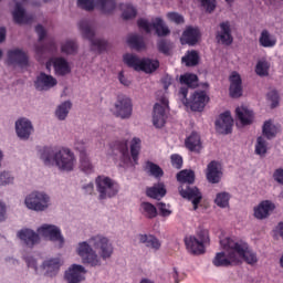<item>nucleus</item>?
<instances>
[{
	"instance_id": "nucleus-11",
	"label": "nucleus",
	"mask_w": 283,
	"mask_h": 283,
	"mask_svg": "<svg viewBox=\"0 0 283 283\" xmlns=\"http://www.w3.org/2000/svg\"><path fill=\"white\" fill-rule=\"evenodd\" d=\"M169 111V99L161 97L160 103H156L153 111V124L157 129L165 127L167 123V112Z\"/></svg>"
},
{
	"instance_id": "nucleus-31",
	"label": "nucleus",
	"mask_w": 283,
	"mask_h": 283,
	"mask_svg": "<svg viewBox=\"0 0 283 283\" xmlns=\"http://www.w3.org/2000/svg\"><path fill=\"white\" fill-rule=\"evenodd\" d=\"M138 240L140 244H145V247H147L148 249H153L154 251H160V247H163L160 240H158V238L153 234H139Z\"/></svg>"
},
{
	"instance_id": "nucleus-23",
	"label": "nucleus",
	"mask_w": 283,
	"mask_h": 283,
	"mask_svg": "<svg viewBox=\"0 0 283 283\" xmlns=\"http://www.w3.org/2000/svg\"><path fill=\"white\" fill-rule=\"evenodd\" d=\"M33 129L32 122L27 118H20L15 122V132L22 140H28Z\"/></svg>"
},
{
	"instance_id": "nucleus-22",
	"label": "nucleus",
	"mask_w": 283,
	"mask_h": 283,
	"mask_svg": "<svg viewBox=\"0 0 283 283\" xmlns=\"http://www.w3.org/2000/svg\"><path fill=\"white\" fill-rule=\"evenodd\" d=\"M181 45H196L200 41V29L187 27L180 38Z\"/></svg>"
},
{
	"instance_id": "nucleus-4",
	"label": "nucleus",
	"mask_w": 283,
	"mask_h": 283,
	"mask_svg": "<svg viewBox=\"0 0 283 283\" xmlns=\"http://www.w3.org/2000/svg\"><path fill=\"white\" fill-rule=\"evenodd\" d=\"M177 180L180 184V196L192 202L193 210L196 211L198 205L202 202V192H200L198 187L193 186L196 182V172L193 170L184 169L177 174Z\"/></svg>"
},
{
	"instance_id": "nucleus-51",
	"label": "nucleus",
	"mask_w": 283,
	"mask_h": 283,
	"mask_svg": "<svg viewBox=\"0 0 283 283\" xmlns=\"http://www.w3.org/2000/svg\"><path fill=\"white\" fill-rule=\"evenodd\" d=\"M61 50L63 54H76V50H78V45L75 41L69 40L64 44H62Z\"/></svg>"
},
{
	"instance_id": "nucleus-33",
	"label": "nucleus",
	"mask_w": 283,
	"mask_h": 283,
	"mask_svg": "<svg viewBox=\"0 0 283 283\" xmlns=\"http://www.w3.org/2000/svg\"><path fill=\"white\" fill-rule=\"evenodd\" d=\"M237 118L240 120L241 125H251L253 123V111H249V108L241 106L235 109Z\"/></svg>"
},
{
	"instance_id": "nucleus-49",
	"label": "nucleus",
	"mask_w": 283,
	"mask_h": 283,
	"mask_svg": "<svg viewBox=\"0 0 283 283\" xmlns=\"http://www.w3.org/2000/svg\"><path fill=\"white\" fill-rule=\"evenodd\" d=\"M230 199H231V195H229V192H219L214 199V203L217 207L224 209L229 207Z\"/></svg>"
},
{
	"instance_id": "nucleus-29",
	"label": "nucleus",
	"mask_w": 283,
	"mask_h": 283,
	"mask_svg": "<svg viewBox=\"0 0 283 283\" xmlns=\"http://www.w3.org/2000/svg\"><path fill=\"white\" fill-rule=\"evenodd\" d=\"M147 198H153V200H161L167 196V188H165V184L157 182L153 187L146 188Z\"/></svg>"
},
{
	"instance_id": "nucleus-44",
	"label": "nucleus",
	"mask_w": 283,
	"mask_h": 283,
	"mask_svg": "<svg viewBox=\"0 0 283 283\" xmlns=\"http://www.w3.org/2000/svg\"><path fill=\"white\" fill-rule=\"evenodd\" d=\"M80 169L84 174H94V165H92V161H90L87 154L82 153L80 155Z\"/></svg>"
},
{
	"instance_id": "nucleus-48",
	"label": "nucleus",
	"mask_w": 283,
	"mask_h": 283,
	"mask_svg": "<svg viewBox=\"0 0 283 283\" xmlns=\"http://www.w3.org/2000/svg\"><path fill=\"white\" fill-rule=\"evenodd\" d=\"M120 8L123 10L122 17L124 21H129V19H136V14H138V12L136 11V8H134V6L122 4Z\"/></svg>"
},
{
	"instance_id": "nucleus-50",
	"label": "nucleus",
	"mask_w": 283,
	"mask_h": 283,
	"mask_svg": "<svg viewBox=\"0 0 283 283\" xmlns=\"http://www.w3.org/2000/svg\"><path fill=\"white\" fill-rule=\"evenodd\" d=\"M146 169H148L150 176H154V178H163L165 176L163 168L151 161L146 163Z\"/></svg>"
},
{
	"instance_id": "nucleus-39",
	"label": "nucleus",
	"mask_w": 283,
	"mask_h": 283,
	"mask_svg": "<svg viewBox=\"0 0 283 283\" xmlns=\"http://www.w3.org/2000/svg\"><path fill=\"white\" fill-rule=\"evenodd\" d=\"M181 61L187 67H196V65L200 63V55L196 50L187 51L185 56H182Z\"/></svg>"
},
{
	"instance_id": "nucleus-56",
	"label": "nucleus",
	"mask_w": 283,
	"mask_h": 283,
	"mask_svg": "<svg viewBox=\"0 0 283 283\" xmlns=\"http://www.w3.org/2000/svg\"><path fill=\"white\" fill-rule=\"evenodd\" d=\"M170 160L175 169H182V156L174 154L170 156Z\"/></svg>"
},
{
	"instance_id": "nucleus-1",
	"label": "nucleus",
	"mask_w": 283,
	"mask_h": 283,
	"mask_svg": "<svg viewBox=\"0 0 283 283\" xmlns=\"http://www.w3.org/2000/svg\"><path fill=\"white\" fill-rule=\"evenodd\" d=\"M96 251H99L102 260H109L114 253V247L109 243V239L101 234L92 237L88 243L87 241L78 243L77 254L82 259L83 264L101 266V258H98Z\"/></svg>"
},
{
	"instance_id": "nucleus-28",
	"label": "nucleus",
	"mask_w": 283,
	"mask_h": 283,
	"mask_svg": "<svg viewBox=\"0 0 283 283\" xmlns=\"http://www.w3.org/2000/svg\"><path fill=\"white\" fill-rule=\"evenodd\" d=\"M275 209V205L270 200L262 201L256 208H254V217L258 220H264L271 216V211Z\"/></svg>"
},
{
	"instance_id": "nucleus-14",
	"label": "nucleus",
	"mask_w": 283,
	"mask_h": 283,
	"mask_svg": "<svg viewBox=\"0 0 283 283\" xmlns=\"http://www.w3.org/2000/svg\"><path fill=\"white\" fill-rule=\"evenodd\" d=\"M132 99L125 95H119L115 103V115L119 118H129L133 112Z\"/></svg>"
},
{
	"instance_id": "nucleus-45",
	"label": "nucleus",
	"mask_w": 283,
	"mask_h": 283,
	"mask_svg": "<svg viewBox=\"0 0 283 283\" xmlns=\"http://www.w3.org/2000/svg\"><path fill=\"white\" fill-rule=\"evenodd\" d=\"M181 85H187V87L196 88L198 87V75L193 73H186L180 76Z\"/></svg>"
},
{
	"instance_id": "nucleus-38",
	"label": "nucleus",
	"mask_w": 283,
	"mask_h": 283,
	"mask_svg": "<svg viewBox=\"0 0 283 283\" xmlns=\"http://www.w3.org/2000/svg\"><path fill=\"white\" fill-rule=\"evenodd\" d=\"M127 44L129 45V48H132V50L137 51L145 50L146 48L143 36L134 33L128 34Z\"/></svg>"
},
{
	"instance_id": "nucleus-37",
	"label": "nucleus",
	"mask_w": 283,
	"mask_h": 283,
	"mask_svg": "<svg viewBox=\"0 0 283 283\" xmlns=\"http://www.w3.org/2000/svg\"><path fill=\"white\" fill-rule=\"evenodd\" d=\"M140 210L145 218L148 220H154L158 217V209L151 202L144 201L140 203Z\"/></svg>"
},
{
	"instance_id": "nucleus-26",
	"label": "nucleus",
	"mask_w": 283,
	"mask_h": 283,
	"mask_svg": "<svg viewBox=\"0 0 283 283\" xmlns=\"http://www.w3.org/2000/svg\"><path fill=\"white\" fill-rule=\"evenodd\" d=\"M13 21L14 23H18V25L29 24L34 21L33 14H27L25 9H23V6L20 4V2L15 3V9L13 11Z\"/></svg>"
},
{
	"instance_id": "nucleus-24",
	"label": "nucleus",
	"mask_w": 283,
	"mask_h": 283,
	"mask_svg": "<svg viewBox=\"0 0 283 283\" xmlns=\"http://www.w3.org/2000/svg\"><path fill=\"white\" fill-rule=\"evenodd\" d=\"M230 96L231 98H240L242 96V77L238 72H232L230 77Z\"/></svg>"
},
{
	"instance_id": "nucleus-63",
	"label": "nucleus",
	"mask_w": 283,
	"mask_h": 283,
	"mask_svg": "<svg viewBox=\"0 0 283 283\" xmlns=\"http://www.w3.org/2000/svg\"><path fill=\"white\" fill-rule=\"evenodd\" d=\"M24 262H27V265L29 269H34V271L38 270L36 268V260L32 256H25Z\"/></svg>"
},
{
	"instance_id": "nucleus-40",
	"label": "nucleus",
	"mask_w": 283,
	"mask_h": 283,
	"mask_svg": "<svg viewBox=\"0 0 283 283\" xmlns=\"http://www.w3.org/2000/svg\"><path fill=\"white\" fill-rule=\"evenodd\" d=\"M259 43L261 48H275L277 40L271 35L269 30H263L259 38Z\"/></svg>"
},
{
	"instance_id": "nucleus-59",
	"label": "nucleus",
	"mask_w": 283,
	"mask_h": 283,
	"mask_svg": "<svg viewBox=\"0 0 283 283\" xmlns=\"http://www.w3.org/2000/svg\"><path fill=\"white\" fill-rule=\"evenodd\" d=\"M35 32L39 35V42L41 43V41H43V39H45V36L48 35V32L45 31V28H43V25L38 24L35 27Z\"/></svg>"
},
{
	"instance_id": "nucleus-57",
	"label": "nucleus",
	"mask_w": 283,
	"mask_h": 283,
	"mask_svg": "<svg viewBox=\"0 0 283 283\" xmlns=\"http://www.w3.org/2000/svg\"><path fill=\"white\" fill-rule=\"evenodd\" d=\"M14 178L10 176V172H0V186L11 185Z\"/></svg>"
},
{
	"instance_id": "nucleus-5",
	"label": "nucleus",
	"mask_w": 283,
	"mask_h": 283,
	"mask_svg": "<svg viewBox=\"0 0 283 283\" xmlns=\"http://www.w3.org/2000/svg\"><path fill=\"white\" fill-rule=\"evenodd\" d=\"M231 243H234V240L231 238H224L220 240V245L226 252H218L212 260V264L214 266H235L240 264V259L235 254V249L231 245Z\"/></svg>"
},
{
	"instance_id": "nucleus-9",
	"label": "nucleus",
	"mask_w": 283,
	"mask_h": 283,
	"mask_svg": "<svg viewBox=\"0 0 283 283\" xmlns=\"http://www.w3.org/2000/svg\"><path fill=\"white\" fill-rule=\"evenodd\" d=\"M96 186L99 193V200L114 198V196L118 193V184L114 182L109 177L98 176L96 178Z\"/></svg>"
},
{
	"instance_id": "nucleus-62",
	"label": "nucleus",
	"mask_w": 283,
	"mask_h": 283,
	"mask_svg": "<svg viewBox=\"0 0 283 283\" xmlns=\"http://www.w3.org/2000/svg\"><path fill=\"white\" fill-rule=\"evenodd\" d=\"M199 242L202 244L209 242V232L207 230H201L198 232Z\"/></svg>"
},
{
	"instance_id": "nucleus-41",
	"label": "nucleus",
	"mask_w": 283,
	"mask_h": 283,
	"mask_svg": "<svg viewBox=\"0 0 283 283\" xmlns=\"http://www.w3.org/2000/svg\"><path fill=\"white\" fill-rule=\"evenodd\" d=\"M280 132V128L275 126L271 120H266L263 124L262 134L268 138V140H272V138H275L277 136V133Z\"/></svg>"
},
{
	"instance_id": "nucleus-18",
	"label": "nucleus",
	"mask_w": 283,
	"mask_h": 283,
	"mask_svg": "<svg viewBox=\"0 0 283 283\" xmlns=\"http://www.w3.org/2000/svg\"><path fill=\"white\" fill-rule=\"evenodd\" d=\"M206 178L211 185H218L222 180V166L220 163L212 160L208 164Z\"/></svg>"
},
{
	"instance_id": "nucleus-12",
	"label": "nucleus",
	"mask_w": 283,
	"mask_h": 283,
	"mask_svg": "<svg viewBox=\"0 0 283 283\" xmlns=\"http://www.w3.org/2000/svg\"><path fill=\"white\" fill-rule=\"evenodd\" d=\"M137 25L140 30H145L147 34L151 32V28L156 31L157 36H167L168 34H171V31L165 25V21L160 18H156L153 24L145 19H139Z\"/></svg>"
},
{
	"instance_id": "nucleus-64",
	"label": "nucleus",
	"mask_w": 283,
	"mask_h": 283,
	"mask_svg": "<svg viewBox=\"0 0 283 283\" xmlns=\"http://www.w3.org/2000/svg\"><path fill=\"white\" fill-rule=\"evenodd\" d=\"M179 94L180 96H182L185 105H187V103H189V98H187V94H189V88L185 86L181 87Z\"/></svg>"
},
{
	"instance_id": "nucleus-55",
	"label": "nucleus",
	"mask_w": 283,
	"mask_h": 283,
	"mask_svg": "<svg viewBox=\"0 0 283 283\" xmlns=\"http://www.w3.org/2000/svg\"><path fill=\"white\" fill-rule=\"evenodd\" d=\"M167 19H169L172 23L180 25V23H185V17L178 12H168Z\"/></svg>"
},
{
	"instance_id": "nucleus-19",
	"label": "nucleus",
	"mask_w": 283,
	"mask_h": 283,
	"mask_svg": "<svg viewBox=\"0 0 283 283\" xmlns=\"http://www.w3.org/2000/svg\"><path fill=\"white\" fill-rule=\"evenodd\" d=\"M57 83L59 82L56 78H54V76L41 72L34 81V87L38 90V92H48V90L55 87Z\"/></svg>"
},
{
	"instance_id": "nucleus-15",
	"label": "nucleus",
	"mask_w": 283,
	"mask_h": 283,
	"mask_svg": "<svg viewBox=\"0 0 283 283\" xmlns=\"http://www.w3.org/2000/svg\"><path fill=\"white\" fill-rule=\"evenodd\" d=\"M216 130L218 134H231L233 132V117H231V112L226 111L219 115V118L214 123Z\"/></svg>"
},
{
	"instance_id": "nucleus-43",
	"label": "nucleus",
	"mask_w": 283,
	"mask_h": 283,
	"mask_svg": "<svg viewBox=\"0 0 283 283\" xmlns=\"http://www.w3.org/2000/svg\"><path fill=\"white\" fill-rule=\"evenodd\" d=\"M71 109H72V102L70 101L63 102L55 111L56 118H59V120H65Z\"/></svg>"
},
{
	"instance_id": "nucleus-10",
	"label": "nucleus",
	"mask_w": 283,
	"mask_h": 283,
	"mask_svg": "<svg viewBox=\"0 0 283 283\" xmlns=\"http://www.w3.org/2000/svg\"><path fill=\"white\" fill-rule=\"evenodd\" d=\"M24 202L28 209L32 211H45L50 207V196L34 191L25 198Z\"/></svg>"
},
{
	"instance_id": "nucleus-46",
	"label": "nucleus",
	"mask_w": 283,
	"mask_h": 283,
	"mask_svg": "<svg viewBox=\"0 0 283 283\" xmlns=\"http://www.w3.org/2000/svg\"><path fill=\"white\" fill-rule=\"evenodd\" d=\"M254 151L256 156H266V151H269V143H266V139H264V137L260 136L256 138Z\"/></svg>"
},
{
	"instance_id": "nucleus-61",
	"label": "nucleus",
	"mask_w": 283,
	"mask_h": 283,
	"mask_svg": "<svg viewBox=\"0 0 283 283\" xmlns=\"http://www.w3.org/2000/svg\"><path fill=\"white\" fill-rule=\"evenodd\" d=\"M273 179L275 182H279V185H283V167L277 168L273 174Z\"/></svg>"
},
{
	"instance_id": "nucleus-32",
	"label": "nucleus",
	"mask_w": 283,
	"mask_h": 283,
	"mask_svg": "<svg viewBox=\"0 0 283 283\" xmlns=\"http://www.w3.org/2000/svg\"><path fill=\"white\" fill-rule=\"evenodd\" d=\"M42 269L46 271V275L49 277H54L61 269V260L60 259H49L43 262Z\"/></svg>"
},
{
	"instance_id": "nucleus-47",
	"label": "nucleus",
	"mask_w": 283,
	"mask_h": 283,
	"mask_svg": "<svg viewBox=\"0 0 283 283\" xmlns=\"http://www.w3.org/2000/svg\"><path fill=\"white\" fill-rule=\"evenodd\" d=\"M143 60L138 59V56L134 54H125L124 63L128 65V67H134L136 72H140V63Z\"/></svg>"
},
{
	"instance_id": "nucleus-34",
	"label": "nucleus",
	"mask_w": 283,
	"mask_h": 283,
	"mask_svg": "<svg viewBox=\"0 0 283 283\" xmlns=\"http://www.w3.org/2000/svg\"><path fill=\"white\" fill-rule=\"evenodd\" d=\"M53 67L57 76H65V74H70V72H72L70 64L63 57H55L53 60Z\"/></svg>"
},
{
	"instance_id": "nucleus-21",
	"label": "nucleus",
	"mask_w": 283,
	"mask_h": 283,
	"mask_svg": "<svg viewBox=\"0 0 283 283\" xmlns=\"http://www.w3.org/2000/svg\"><path fill=\"white\" fill-rule=\"evenodd\" d=\"M85 273H87V271L85 270V268L83 265L73 264L65 272L64 277L69 283H80V282H83V280H85V277H83V275H85Z\"/></svg>"
},
{
	"instance_id": "nucleus-17",
	"label": "nucleus",
	"mask_w": 283,
	"mask_h": 283,
	"mask_svg": "<svg viewBox=\"0 0 283 283\" xmlns=\"http://www.w3.org/2000/svg\"><path fill=\"white\" fill-rule=\"evenodd\" d=\"M38 233L43 235V238H49L51 242H60V244H63L64 242L63 235H61V229L56 226L44 224L38 229Z\"/></svg>"
},
{
	"instance_id": "nucleus-58",
	"label": "nucleus",
	"mask_w": 283,
	"mask_h": 283,
	"mask_svg": "<svg viewBox=\"0 0 283 283\" xmlns=\"http://www.w3.org/2000/svg\"><path fill=\"white\" fill-rule=\"evenodd\" d=\"M202 8H206L207 12H213L216 10V0H200Z\"/></svg>"
},
{
	"instance_id": "nucleus-53",
	"label": "nucleus",
	"mask_w": 283,
	"mask_h": 283,
	"mask_svg": "<svg viewBox=\"0 0 283 283\" xmlns=\"http://www.w3.org/2000/svg\"><path fill=\"white\" fill-rule=\"evenodd\" d=\"M157 208L159 211V216H161V218H169V216H171V213H174L171 211V209H169L170 206L165 202L157 203Z\"/></svg>"
},
{
	"instance_id": "nucleus-54",
	"label": "nucleus",
	"mask_w": 283,
	"mask_h": 283,
	"mask_svg": "<svg viewBox=\"0 0 283 283\" xmlns=\"http://www.w3.org/2000/svg\"><path fill=\"white\" fill-rule=\"evenodd\" d=\"M268 101H271V107L272 109H275V107L280 105V94L277 93V91H270L268 93Z\"/></svg>"
},
{
	"instance_id": "nucleus-25",
	"label": "nucleus",
	"mask_w": 283,
	"mask_h": 283,
	"mask_svg": "<svg viewBox=\"0 0 283 283\" xmlns=\"http://www.w3.org/2000/svg\"><path fill=\"white\" fill-rule=\"evenodd\" d=\"M18 238L24 242V244L27 247H29L30 249H32V247H34V244H39L41 238L39 237V233L34 232L31 229H22L18 232Z\"/></svg>"
},
{
	"instance_id": "nucleus-20",
	"label": "nucleus",
	"mask_w": 283,
	"mask_h": 283,
	"mask_svg": "<svg viewBox=\"0 0 283 283\" xmlns=\"http://www.w3.org/2000/svg\"><path fill=\"white\" fill-rule=\"evenodd\" d=\"M220 30L217 32L216 40L221 45H231L233 43V35L231 34V22L223 21L219 24Z\"/></svg>"
},
{
	"instance_id": "nucleus-6",
	"label": "nucleus",
	"mask_w": 283,
	"mask_h": 283,
	"mask_svg": "<svg viewBox=\"0 0 283 283\" xmlns=\"http://www.w3.org/2000/svg\"><path fill=\"white\" fill-rule=\"evenodd\" d=\"M78 28L84 39H87L91 42V50H93V52H98V54H101V52H105V50H107V41L103 39H94L95 33L90 21H80Z\"/></svg>"
},
{
	"instance_id": "nucleus-7",
	"label": "nucleus",
	"mask_w": 283,
	"mask_h": 283,
	"mask_svg": "<svg viewBox=\"0 0 283 283\" xmlns=\"http://www.w3.org/2000/svg\"><path fill=\"white\" fill-rule=\"evenodd\" d=\"M77 6L87 12L98 8L103 14H112L116 10V0H77Z\"/></svg>"
},
{
	"instance_id": "nucleus-16",
	"label": "nucleus",
	"mask_w": 283,
	"mask_h": 283,
	"mask_svg": "<svg viewBox=\"0 0 283 283\" xmlns=\"http://www.w3.org/2000/svg\"><path fill=\"white\" fill-rule=\"evenodd\" d=\"M9 65H19V67H28L30 57L21 49L9 50L7 53Z\"/></svg>"
},
{
	"instance_id": "nucleus-42",
	"label": "nucleus",
	"mask_w": 283,
	"mask_h": 283,
	"mask_svg": "<svg viewBox=\"0 0 283 283\" xmlns=\"http://www.w3.org/2000/svg\"><path fill=\"white\" fill-rule=\"evenodd\" d=\"M157 50L164 56H171V51L174 50V42H170L167 39H161L157 42Z\"/></svg>"
},
{
	"instance_id": "nucleus-27",
	"label": "nucleus",
	"mask_w": 283,
	"mask_h": 283,
	"mask_svg": "<svg viewBox=\"0 0 283 283\" xmlns=\"http://www.w3.org/2000/svg\"><path fill=\"white\" fill-rule=\"evenodd\" d=\"M185 244L187 251H189V253L192 255H202V253H205V244L196 237H186Z\"/></svg>"
},
{
	"instance_id": "nucleus-3",
	"label": "nucleus",
	"mask_w": 283,
	"mask_h": 283,
	"mask_svg": "<svg viewBox=\"0 0 283 283\" xmlns=\"http://www.w3.org/2000/svg\"><path fill=\"white\" fill-rule=\"evenodd\" d=\"M40 158L46 167H57L60 171H73L74 153L69 148H61L60 150H53L52 147H44L40 150Z\"/></svg>"
},
{
	"instance_id": "nucleus-2",
	"label": "nucleus",
	"mask_w": 283,
	"mask_h": 283,
	"mask_svg": "<svg viewBox=\"0 0 283 283\" xmlns=\"http://www.w3.org/2000/svg\"><path fill=\"white\" fill-rule=\"evenodd\" d=\"M142 140L138 137H134L130 142V155L129 144L127 139H116L111 144V156L115 163H118V167H127L132 163L138 165V156H140Z\"/></svg>"
},
{
	"instance_id": "nucleus-52",
	"label": "nucleus",
	"mask_w": 283,
	"mask_h": 283,
	"mask_svg": "<svg viewBox=\"0 0 283 283\" xmlns=\"http://www.w3.org/2000/svg\"><path fill=\"white\" fill-rule=\"evenodd\" d=\"M255 73L258 76H269V63L259 61L255 66Z\"/></svg>"
},
{
	"instance_id": "nucleus-30",
	"label": "nucleus",
	"mask_w": 283,
	"mask_h": 283,
	"mask_svg": "<svg viewBox=\"0 0 283 283\" xmlns=\"http://www.w3.org/2000/svg\"><path fill=\"white\" fill-rule=\"evenodd\" d=\"M185 146L189 151L199 153L202 149V140L200 139V134L192 132L185 140Z\"/></svg>"
},
{
	"instance_id": "nucleus-60",
	"label": "nucleus",
	"mask_w": 283,
	"mask_h": 283,
	"mask_svg": "<svg viewBox=\"0 0 283 283\" xmlns=\"http://www.w3.org/2000/svg\"><path fill=\"white\" fill-rule=\"evenodd\" d=\"M74 147H75L76 151H80V156L82 154H87V153H85V149L87 147V144L85 142L77 140V142H75Z\"/></svg>"
},
{
	"instance_id": "nucleus-13",
	"label": "nucleus",
	"mask_w": 283,
	"mask_h": 283,
	"mask_svg": "<svg viewBox=\"0 0 283 283\" xmlns=\"http://www.w3.org/2000/svg\"><path fill=\"white\" fill-rule=\"evenodd\" d=\"M209 103V96L205 91H195L189 101L187 102V107H190L192 112H202Z\"/></svg>"
},
{
	"instance_id": "nucleus-8",
	"label": "nucleus",
	"mask_w": 283,
	"mask_h": 283,
	"mask_svg": "<svg viewBox=\"0 0 283 283\" xmlns=\"http://www.w3.org/2000/svg\"><path fill=\"white\" fill-rule=\"evenodd\" d=\"M230 245L233 247L239 262L240 260H243L244 262L250 264V266H254V264H258V254L249 248V243L234 240V243H230Z\"/></svg>"
},
{
	"instance_id": "nucleus-35",
	"label": "nucleus",
	"mask_w": 283,
	"mask_h": 283,
	"mask_svg": "<svg viewBox=\"0 0 283 283\" xmlns=\"http://www.w3.org/2000/svg\"><path fill=\"white\" fill-rule=\"evenodd\" d=\"M53 52H56V43H54V41H50L48 44L35 45L38 61H41L43 56L52 54Z\"/></svg>"
},
{
	"instance_id": "nucleus-36",
	"label": "nucleus",
	"mask_w": 283,
	"mask_h": 283,
	"mask_svg": "<svg viewBox=\"0 0 283 283\" xmlns=\"http://www.w3.org/2000/svg\"><path fill=\"white\" fill-rule=\"evenodd\" d=\"M160 67V62L158 60L142 59L139 66V72H145L146 74H151Z\"/></svg>"
}]
</instances>
